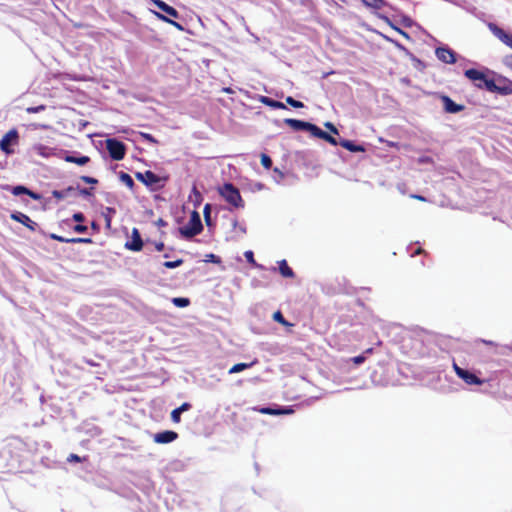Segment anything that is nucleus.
<instances>
[{"mask_svg": "<svg viewBox=\"0 0 512 512\" xmlns=\"http://www.w3.org/2000/svg\"><path fill=\"white\" fill-rule=\"evenodd\" d=\"M44 109H45V106L40 105V106H36V107H28V108L26 109V111H27L28 113H38V112H40V111H43Z\"/></svg>", "mask_w": 512, "mask_h": 512, "instance_id": "ea45409f", "label": "nucleus"}, {"mask_svg": "<svg viewBox=\"0 0 512 512\" xmlns=\"http://www.w3.org/2000/svg\"><path fill=\"white\" fill-rule=\"evenodd\" d=\"M244 256H245L246 260H247L249 263H251V264H253V265H255V264H256V261H255V259H254V253H253L252 251H250V250H249V251H246V252L244 253Z\"/></svg>", "mask_w": 512, "mask_h": 512, "instance_id": "4c0bfd02", "label": "nucleus"}, {"mask_svg": "<svg viewBox=\"0 0 512 512\" xmlns=\"http://www.w3.org/2000/svg\"><path fill=\"white\" fill-rule=\"evenodd\" d=\"M136 176L146 186H148L152 189L162 188L164 182L166 181L165 177H159L151 171H145L144 173H137Z\"/></svg>", "mask_w": 512, "mask_h": 512, "instance_id": "f03ea898", "label": "nucleus"}, {"mask_svg": "<svg viewBox=\"0 0 512 512\" xmlns=\"http://www.w3.org/2000/svg\"><path fill=\"white\" fill-rule=\"evenodd\" d=\"M69 243H85L92 244L93 240L91 238H70Z\"/></svg>", "mask_w": 512, "mask_h": 512, "instance_id": "f704fd0d", "label": "nucleus"}, {"mask_svg": "<svg viewBox=\"0 0 512 512\" xmlns=\"http://www.w3.org/2000/svg\"><path fill=\"white\" fill-rule=\"evenodd\" d=\"M12 192H31V191L24 186L18 185L13 188Z\"/></svg>", "mask_w": 512, "mask_h": 512, "instance_id": "de8ad7c7", "label": "nucleus"}, {"mask_svg": "<svg viewBox=\"0 0 512 512\" xmlns=\"http://www.w3.org/2000/svg\"><path fill=\"white\" fill-rule=\"evenodd\" d=\"M205 222L210 225V215H204Z\"/></svg>", "mask_w": 512, "mask_h": 512, "instance_id": "e2e57ef3", "label": "nucleus"}, {"mask_svg": "<svg viewBox=\"0 0 512 512\" xmlns=\"http://www.w3.org/2000/svg\"><path fill=\"white\" fill-rule=\"evenodd\" d=\"M206 262H213V263H216V264H219L221 262V259L219 256L213 254V253H210V254H207L206 255V259H205Z\"/></svg>", "mask_w": 512, "mask_h": 512, "instance_id": "c9c22d12", "label": "nucleus"}, {"mask_svg": "<svg viewBox=\"0 0 512 512\" xmlns=\"http://www.w3.org/2000/svg\"><path fill=\"white\" fill-rule=\"evenodd\" d=\"M441 100L443 102V105H444V110L447 112V113H458L460 111L463 110V106L462 105H459V104H456L451 98H449L448 96H445L443 95L441 97Z\"/></svg>", "mask_w": 512, "mask_h": 512, "instance_id": "f8f14e48", "label": "nucleus"}, {"mask_svg": "<svg viewBox=\"0 0 512 512\" xmlns=\"http://www.w3.org/2000/svg\"><path fill=\"white\" fill-rule=\"evenodd\" d=\"M260 412L262 414H267V415H282V414H290L293 412V410L292 409H273V408L266 407V408H262L260 410Z\"/></svg>", "mask_w": 512, "mask_h": 512, "instance_id": "6ab92c4d", "label": "nucleus"}, {"mask_svg": "<svg viewBox=\"0 0 512 512\" xmlns=\"http://www.w3.org/2000/svg\"><path fill=\"white\" fill-rule=\"evenodd\" d=\"M18 132L15 129L8 131L0 140V148L6 154H10L13 150L10 148L18 142Z\"/></svg>", "mask_w": 512, "mask_h": 512, "instance_id": "39448f33", "label": "nucleus"}, {"mask_svg": "<svg viewBox=\"0 0 512 512\" xmlns=\"http://www.w3.org/2000/svg\"><path fill=\"white\" fill-rule=\"evenodd\" d=\"M373 352V348H368L365 350V354H371Z\"/></svg>", "mask_w": 512, "mask_h": 512, "instance_id": "338daca9", "label": "nucleus"}, {"mask_svg": "<svg viewBox=\"0 0 512 512\" xmlns=\"http://www.w3.org/2000/svg\"><path fill=\"white\" fill-rule=\"evenodd\" d=\"M273 320L280 323L281 325L283 326H292L291 323H289L283 316L282 312L281 311H276L274 312L273 316H272Z\"/></svg>", "mask_w": 512, "mask_h": 512, "instance_id": "393cba45", "label": "nucleus"}, {"mask_svg": "<svg viewBox=\"0 0 512 512\" xmlns=\"http://www.w3.org/2000/svg\"><path fill=\"white\" fill-rule=\"evenodd\" d=\"M210 205L209 204H206L205 207H204V215H210Z\"/></svg>", "mask_w": 512, "mask_h": 512, "instance_id": "13d9d810", "label": "nucleus"}, {"mask_svg": "<svg viewBox=\"0 0 512 512\" xmlns=\"http://www.w3.org/2000/svg\"><path fill=\"white\" fill-rule=\"evenodd\" d=\"M256 361L251 363H237L229 369V374L239 373L245 369L252 367Z\"/></svg>", "mask_w": 512, "mask_h": 512, "instance_id": "412c9836", "label": "nucleus"}, {"mask_svg": "<svg viewBox=\"0 0 512 512\" xmlns=\"http://www.w3.org/2000/svg\"><path fill=\"white\" fill-rule=\"evenodd\" d=\"M68 461L81 462V458L76 454H70L68 457Z\"/></svg>", "mask_w": 512, "mask_h": 512, "instance_id": "603ef678", "label": "nucleus"}, {"mask_svg": "<svg viewBox=\"0 0 512 512\" xmlns=\"http://www.w3.org/2000/svg\"><path fill=\"white\" fill-rule=\"evenodd\" d=\"M503 63H504L505 66H507L508 68L512 69V54L506 55L503 58Z\"/></svg>", "mask_w": 512, "mask_h": 512, "instance_id": "79ce46f5", "label": "nucleus"}, {"mask_svg": "<svg viewBox=\"0 0 512 512\" xmlns=\"http://www.w3.org/2000/svg\"><path fill=\"white\" fill-rule=\"evenodd\" d=\"M182 263H183L182 259H177L175 261H166L163 263V266L168 269H173V268L179 267L180 265H182Z\"/></svg>", "mask_w": 512, "mask_h": 512, "instance_id": "7c9ffc66", "label": "nucleus"}, {"mask_svg": "<svg viewBox=\"0 0 512 512\" xmlns=\"http://www.w3.org/2000/svg\"><path fill=\"white\" fill-rule=\"evenodd\" d=\"M170 416H171V420L174 423H179L181 421V412L178 410V408L172 410Z\"/></svg>", "mask_w": 512, "mask_h": 512, "instance_id": "72a5a7b5", "label": "nucleus"}, {"mask_svg": "<svg viewBox=\"0 0 512 512\" xmlns=\"http://www.w3.org/2000/svg\"><path fill=\"white\" fill-rule=\"evenodd\" d=\"M284 122L290 128H292L293 130H296V131H300V130L308 131L309 125H310L309 122H305V121L297 120V119H290V118L289 119H285Z\"/></svg>", "mask_w": 512, "mask_h": 512, "instance_id": "2eb2a0df", "label": "nucleus"}, {"mask_svg": "<svg viewBox=\"0 0 512 512\" xmlns=\"http://www.w3.org/2000/svg\"><path fill=\"white\" fill-rule=\"evenodd\" d=\"M54 196L57 197L58 199H61V198H63L64 194L57 193V194H54Z\"/></svg>", "mask_w": 512, "mask_h": 512, "instance_id": "774afa93", "label": "nucleus"}, {"mask_svg": "<svg viewBox=\"0 0 512 512\" xmlns=\"http://www.w3.org/2000/svg\"><path fill=\"white\" fill-rule=\"evenodd\" d=\"M260 101H261V103H263L269 107L275 108V109H284L285 108V105L282 102L273 100L266 96H262Z\"/></svg>", "mask_w": 512, "mask_h": 512, "instance_id": "a211bd4d", "label": "nucleus"}, {"mask_svg": "<svg viewBox=\"0 0 512 512\" xmlns=\"http://www.w3.org/2000/svg\"><path fill=\"white\" fill-rule=\"evenodd\" d=\"M115 213H116V210H115V208H112V207H106L104 209V211L102 212V215L105 219L106 227L109 228L111 226L112 217Z\"/></svg>", "mask_w": 512, "mask_h": 512, "instance_id": "4be33fe9", "label": "nucleus"}, {"mask_svg": "<svg viewBox=\"0 0 512 512\" xmlns=\"http://www.w3.org/2000/svg\"><path fill=\"white\" fill-rule=\"evenodd\" d=\"M482 87H485L490 92H496L500 90V88L495 84L493 80L487 78L483 82Z\"/></svg>", "mask_w": 512, "mask_h": 512, "instance_id": "c85d7f7f", "label": "nucleus"}, {"mask_svg": "<svg viewBox=\"0 0 512 512\" xmlns=\"http://www.w3.org/2000/svg\"><path fill=\"white\" fill-rule=\"evenodd\" d=\"M192 407V405L188 402H184L181 406L178 407V410L183 413L185 411H188L190 410Z\"/></svg>", "mask_w": 512, "mask_h": 512, "instance_id": "a18cd8bd", "label": "nucleus"}, {"mask_svg": "<svg viewBox=\"0 0 512 512\" xmlns=\"http://www.w3.org/2000/svg\"><path fill=\"white\" fill-rule=\"evenodd\" d=\"M141 136H142L144 139H146V140H148L149 142H151V143H156L155 138H154L152 135H150V134H147V133H141Z\"/></svg>", "mask_w": 512, "mask_h": 512, "instance_id": "8fccbe9b", "label": "nucleus"}, {"mask_svg": "<svg viewBox=\"0 0 512 512\" xmlns=\"http://www.w3.org/2000/svg\"><path fill=\"white\" fill-rule=\"evenodd\" d=\"M33 151L43 157H49L52 154V149L42 144L33 146Z\"/></svg>", "mask_w": 512, "mask_h": 512, "instance_id": "aec40b11", "label": "nucleus"}, {"mask_svg": "<svg viewBox=\"0 0 512 512\" xmlns=\"http://www.w3.org/2000/svg\"><path fill=\"white\" fill-rule=\"evenodd\" d=\"M156 225L160 226V227H164L167 225V222L165 220H163L162 218H159L157 221H156Z\"/></svg>", "mask_w": 512, "mask_h": 512, "instance_id": "5fc2aeb1", "label": "nucleus"}, {"mask_svg": "<svg viewBox=\"0 0 512 512\" xmlns=\"http://www.w3.org/2000/svg\"><path fill=\"white\" fill-rule=\"evenodd\" d=\"M323 140L329 142L330 144L336 146L338 144L337 140L332 137L331 135H329L328 133H325V135L323 136L322 138Z\"/></svg>", "mask_w": 512, "mask_h": 512, "instance_id": "58836bf2", "label": "nucleus"}, {"mask_svg": "<svg viewBox=\"0 0 512 512\" xmlns=\"http://www.w3.org/2000/svg\"><path fill=\"white\" fill-rule=\"evenodd\" d=\"M87 226L85 225H82V224H77L74 226L73 230L77 233H84L87 231Z\"/></svg>", "mask_w": 512, "mask_h": 512, "instance_id": "c03bdc74", "label": "nucleus"}, {"mask_svg": "<svg viewBox=\"0 0 512 512\" xmlns=\"http://www.w3.org/2000/svg\"><path fill=\"white\" fill-rule=\"evenodd\" d=\"M362 2L371 8L374 9H382L384 6L387 5L385 0H362Z\"/></svg>", "mask_w": 512, "mask_h": 512, "instance_id": "5701e85b", "label": "nucleus"}, {"mask_svg": "<svg viewBox=\"0 0 512 512\" xmlns=\"http://www.w3.org/2000/svg\"><path fill=\"white\" fill-rule=\"evenodd\" d=\"M261 164L266 168L269 169L272 165L271 158L266 154H261Z\"/></svg>", "mask_w": 512, "mask_h": 512, "instance_id": "473e14b6", "label": "nucleus"}, {"mask_svg": "<svg viewBox=\"0 0 512 512\" xmlns=\"http://www.w3.org/2000/svg\"><path fill=\"white\" fill-rule=\"evenodd\" d=\"M178 438V433L172 430H165L154 434L153 440L157 444H168Z\"/></svg>", "mask_w": 512, "mask_h": 512, "instance_id": "423d86ee", "label": "nucleus"}, {"mask_svg": "<svg viewBox=\"0 0 512 512\" xmlns=\"http://www.w3.org/2000/svg\"><path fill=\"white\" fill-rule=\"evenodd\" d=\"M225 189H226V192H231V193H234V192H239L232 184L230 183H227L225 184Z\"/></svg>", "mask_w": 512, "mask_h": 512, "instance_id": "3c124183", "label": "nucleus"}, {"mask_svg": "<svg viewBox=\"0 0 512 512\" xmlns=\"http://www.w3.org/2000/svg\"><path fill=\"white\" fill-rule=\"evenodd\" d=\"M420 164L432 163V159L429 156H421L418 159Z\"/></svg>", "mask_w": 512, "mask_h": 512, "instance_id": "49530a36", "label": "nucleus"}, {"mask_svg": "<svg viewBox=\"0 0 512 512\" xmlns=\"http://www.w3.org/2000/svg\"><path fill=\"white\" fill-rule=\"evenodd\" d=\"M286 102H287L289 105H291L292 107H294V108H302V107H304V104H303L302 102H300V101H298V100H295V99H294L293 97H291V96H288V97L286 98Z\"/></svg>", "mask_w": 512, "mask_h": 512, "instance_id": "2f4dec72", "label": "nucleus"}, {"mask_svg": "<svg viewBox=\"0 0 512 512\" xmlns=\"http://www.w3.org/2000/svg\"><path fill=\"white\" fill-rule=\"evenodd\" d=\"M325 127H326L327 129H329L332 133H334V134H338V130H337V128H336L332 123H330V122H326V123H325Z\"/></svg>", "mask_w": 512, "mask_h": 512, "instance_id": "09e8293b", "label": "nucleus"}, {"mask_svg": "<svg viewBox=\"0 0 512 512\" xmlns=\"http://www.w3.org/2000/svg\"><path fill=\"white\" fill-rule=\"evenodd\" d=\"M155 248L159 252L163 251L164 250V243L163 242L156 243L155 244Z\"/></svg>", "mask_w": 512, "mask_h": 512, "instance_id": "864d4df0", "label": "nucleus"}, {"mask_svg": "<svg viewBox=\"0 0 512 512\" xmlns=\"http://www.w3.org/2000/svg\"><path fill=\"white\" fill-rule=\"evenodd\" d=\"M279 272L283 277L286 278H293L295 276L294 271L292 268L288 265L286 260H281L279 262Z\"/></svg>", "mask_w": 512, "mask_h": 512, "instance_id": "dca6fc26", "label": "nucleus"}, {"mask_svg": "<svg viewBox=\"0 0 512 512\" xmlns=\"http://www.w3.org/2000/svg\"><path fill=\"white\" fill-rule=\"evenodd\" d=\"M119 180L126 185L128 189H132L134 185V181L131 176L127 173L121 172L119 174Z\"/></svg>", "mask_w": 512, "mask_h": 512, "instance_id": "b1692460", "label": "nucleus"}, {"mask_svg": "<svg viewBox=\"0 0 512 512\" xmlns=\"http://www.w3.org/2000/svg\"><path fill=\"white\" fill-rule=\"evenodd\" d=\"M437 58L447 64H452L456 62V57L454 51H452L448 47H438L435 51Z\"/></svg>", "mask_w": 512, "mask_h": 512, "instance_id": "1a4fd4ad", "label": "nucleus"}, {"mask_svg": "<svg viewBox=\"0 0 512 512\" xmlns=\"http://www.w3.org/2000/svg\"><path fill=\"white\" fill-rule=\"evenodd\" d=\"M172 303L179 308L187 307L190 304V300L188 298L176 297L172 299Z\"/></svg>", "mask_w": 512, "mask_h": 512, "instance_id": "cd10ccee", "label": "nucleus"}, {"mask_svg": "<svg viewBox=\"0 0 512 512\" xmlns=\"http://www.w3.org/2000/svg\"><path fill=\"white\" fill-rule=\"evenodd\" d=\"M366 357L364 355H358L352 358V361L356 365H360L365 361Z\"/></svg>", "mask_w": 512, "mask_h": 512, "instance_id": "37998d69", "label": "nucleus"}, {"mask_svg": "<svg viewBox=\"0 0 512 512\" xmlns=\"http://www.w3.org/2000/svg\"><path fill=\"white\" fill-rule=\"evenodd\" d=\"M203 230V225L200 219V215L197 211H192L188 223L179 228V233L182 237L189 239L198 234Z\"/></svg>", "mask_w": 512, "mask_h": 512, "instance_id": "f257e3e1", "label": "nucleus"}, {"mask_svg": "<svg viewBox=\"0 0 512 512\" xmlns=\"http://www.w3.org/2000/svg\"><path fill=\"white\" fill-rule=\"evenodd\" d=\"M154 14L157 16V18H159V19H161V20H163V21H165L167 23L172 24L173 26H175L179 30H183V27L179 23H177V22L167 18V16H165V15L159 13V12H154Z\"/></svg>", "mask_w": 512, "mask_h": 512, "instance_id": "c756f323", "label": "nucleus"}, {"mask_svg": "<svg viewBox=\"0 0 512 512\" xmlns=\"http://www.w3.org/2000/svg\"><path fill=\"white\" fill-rule=\"evenodd\" d=\"M308 132H310L313 136L320 138V139H322L326 133L325 131L321 130L319 127H317L316 125H314L312 123H310V125H309Z\"/></svg>", "mask_w": 512, "mask_h": 512, "instance_id": "a878e982", "label": "nucleus"}, {"mask_svg": "<svg viewBox=\"0 0 512 512\" xmlns=\"http://www.w3.org/2000/svg\"><path fill=\"white\" fill-rule=\"evenodd\" d=\"M32 199L40 200L42 198V194H28Z\"/></svg>", "mask_w": 512, "mask_h": 512, "instance_id": "bf43d9fd", "label": "nucleus"}, {"mask_svg": "<svg viewBox=\"0 0 512 512\" xmlns=\"http://www.w3.org/2000/svg\"><path fill=\"white\" fill-rule=\"evenodd\" d=\"M125 247L128 250L138 252L143 248V241L137 228L132 229L131 241L126 242Z\"/></svg>", "mask_w": 512, "mask_h": 512, "instance_id": "0eeeda50", "label": "nucleus"}, {"mask_svg": "<svg viewBox=\"0 0 512 512\" xmlns=\"http://www.w3.org/2000/svg\"><path fill=\"white\" fill-rule=\"evenodd\" d=\"M339 144L343 148H345V149H347L348 151H351V152H364L365 151L363 146L356 145L355 143H353L350 140H342Z\"/></svg>", "mask_w": 512, "mask_h": 512, "instance_id": "f3484780", "label": "nucleus"}, {"mask_svg": "<svg viewBox=\"0 0 512 512\" xmlns=\"http://www.w3.org/2000/svg\"><path fill=\"white\" fill-rule=\"evenodd\" d=\"M227 203H229L234 208H243L244 200L241 197V194H221Z\"/></svg>", "mask_w": 512, "mask_h": 512, "instance_id": "4468645a", "label": "nucleus"}, {"mask_svg": "<svg viewBox=\"0 0 512 512\" xmlns=\"http://www.w3.org/2000/svg\"><path fill=\"white\" fill-rule=\"evenodd\" d=\"M489 29L494 36L512 49V35L506 33L502 28L492 23L489 24Z\"/></svg>", "mask_w": 512, "mask_h": 512, "instance_id": "6e6552de", "label": "nucleus"}, {"mask_svg": "<svg viewBox=\"0 0 512 512\" xmlns=\"http://www.w3.org/2000/svg\"><path fill=\"white\" fill-rule=\"evenodd\" d=\"M411 196L417 200L425 201V198L422 196V194H411Z\"/></svg>", "mask_w": 512, "mask_h": 512, "instance_id": "6e6d98bb", "label": "nucleus"}, {"mask_svg": "<svg viewBox=\"0 0 512 512\" xmlns=\"http://www.w3.org/2000/svg\"><path fill=\"white\" fill-rule=\"evenodd\" d=\"M403 22H404V24L406 26H411L412 25V20L409 19V18H404Z\"/></svg>", "mask_w": 512, "mask_h": 512, "instance_id": "052dcab7", "label": "nucleus"}, {"mask_svg": "<svg viewBox=\"0 0 512 512\" xmlns=\"http://www.w3.org/2000/svg\"><path fill=\"white\" fill-rule=\"evenodd\" d=\"M83 180L87 183H96L97 180L91 177H83Z\"/></svg>", "mask_w": 512, "mask_h": 512, "instance_id": "4d7b16f0", "label": "nucleus"}, {"mask_svg": "<svg viewBox=\"0 0 512 512\" xmlns=\"http://www.w3.org/2000/svg\"><path fill=\"white\" fill-rule=\"evenodd\" d=\"M425 251L422 248L416 249V251L412 254V256L419 255L424 253Z\"/></svg>", "mask_w": 512, "mask_h": 512, "instance_id": "680f3d73", "label": "nucleus"}, {"mask_svg": "<svg viewBox=\"0 0 512 512\" xmlns=\"http://www.w3.org/2000/svg\"><path fill=\"white\" fill-rule=\"evenodd\" d=\"M106 148L113 159L121 160L124 158L125 146L122 142L116 139H107Z\"/></svg>", "mask_w": 512, "mask_h": 512, "instance_id": "20e7f679", "label": "nucleus"}, {"mask_svg": "<svg viewBox=\"0 0 512 512\" xmlns=\"http://www.w3.org/2000/svg\"><path fill=\"white\" fill-rule=\"evenodd\" d=\"M453 368L456 375L467 385H482L485 382V380L480 379L476 374L459 367L456 363L453 364Z\"/></svg>", "mask_w": 512, "mask_h": 512, "instance_id": "7ed1b4c3", "label": "nucleus"}, {"mask_svg": "<svg viewBox=\"0 0 512 512\" xmlns=\"http://www.w3.org/2000/svg\"><path fill=\"white\" fill-rule=\"evenodd\" d=\"M465 76L475 82V84L479 87V88H482V84L483 82L485 81L486 79V76L484 75V73L476 70V69H468L465 71Z\"/></svg>", "mask_w": 512, "mask_h": 512, "instance_id": "9b49d317", "label": "nucleus"}, {"mask_svg": "<svg viewBox=\"0 0 512 512\" xmlns=\"http://www.w3.org/2000/svg\"><path fill=\"white\" fill-rule=\"evenodd\" d=\"M152 3L161 11H163L165 14H167L170 17L178 18V12L175 8L172 6H169L162 0H151Z\"/></svg>", "mask_w": 512, "mask_h": 512, "instance_id": "ddd939ff", "label": "nucleus"}, {"mask_svg": "<svg viewBox=\"0 0 512 512\" xmlns=\"http://www.w3.org/2000/svg\"><path fill=\"white\" fill-rule=\"evenodd\" d=\"M50 238L53 240H56L58 242H61V243H69V239H70V238H65V237L57 235V234H51Z\"/></svg>", "mask_w": 512, "mask_h": 512, "instance_id": "e433bc0d", "label": "nucleus"}, {"mask_svg": "<svg viewBox=\"0 0 512 512\" xmlns=\"http://www.w3.org/2000/svg\"><path fill=\"white\" fill-rule=\"evenodd\" d=\"M11 219L23 224L31 231H35L37 224L30 219V217L22 212H14L11 214Z\"/></svg>", "mask_w": 512, "mask_h": 512, "instance_id": "9d476101", "label": "nucleus"}, {"mask_svg": "<svg viewBox=\"0 0 512 512\" xmlns=\"http://www.w3.org/2000/svg\"><path fill=\"white\" fill-rule=\"evenodd\" d=\"M66 160L68 162H73V163H76V164L82 166V165H85L89 161V158L87 156H81V157L67 156Z\"/></svg>", "mask_w": 512, "mask_h": 512, "instance_id": "bb28decb", "label": "nucleus"}, {"mask_svg": "<svg viewBox=\"0 0 512 512\" xmlns=\"http://www.w3.org/2000/svg\"><path fill=\"white\" fill-rule=\"evenodd\" d=\"M72 218H73L74 221L79 222V223L85 221V216L81 212L74 213Z\"/></svg>", "mask_w": 512, "mask_h": 512, "instance_id": "a19ab883", "label": "nucleus"}, {"mask_svg": "<svg viewBox=\"0 0 512 512\" xmlns=\"http://www.w3.org/2000/svg\"><path fill=\"white\" fill-rule=\"evenodd\" d=\"M497 92H500L502 94H507L508 90L506 88H503V89L500 88V90H498Z\"/></svg>", "mask_w": 512, "mask_h": 512, "instance_id": "69168bd1", "label": "nucleus"}, {"mask_svg": "<svg viewBox=\"0 0 512 512\" xmlns=\"http://www.w3.org/2000/svg\"><path fill=\"white\" fill-rule=\"evenodd\" d=\"M397 31H398L401 35H403V37L409 38V36H408V34H407L406 32H404V31H402V30H400V29H397Z\"/></svg>", "mask_w": 512, "mask_h": 512, "instance_id": "0e129e2a", "label": "nucleus"}]
</instances>
